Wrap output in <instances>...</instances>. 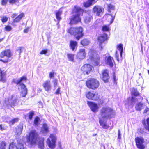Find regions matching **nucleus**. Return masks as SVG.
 Masks as SVG:
<instances>
[{
	"label": "nucleus",
	"mask_w": 149,
	"mask_h": 149,
	"mask_svg": "<svg viewBox=\"0 0 149 149\" xmlns=\"http://www.w3.org/2000/svg\"><path fill=\"white\" fill-rule=\"evenodd\" d=\"M38 134L36 130H33L29 132L26 137V142L31 146L36 145L38 139V147L40 149H44V137H39Z\"/></svg>",
	"instance_id": "f257e3e1"
},
{
	"label": "nucleus",
	"mask_w": 149,
	"mask_h": 149,
	"mask_svg": "<svg viewBox=\"0 0 149 149\" xmlns=\"http://www.w3.org/2000/svg\"><path fill=\"white\" fill-rule=\"evenodd\" d=\"M84 10L80 7L75 5L71 13L72 15L68 19V24L70 25H76L81 22V16L83 15Z\"/></svg>",
	"instance_id": "f03ea898"
},
{
	"label": "nucleus",
	"mask_w": 149,
	"mask_h": 149,
	"mask_svg": "<svg viewBox=\"0 0 149 149\" xmlns=\"http://www.w3.org/2000/svg\"><path fill=\"white\" fill-rule=\"evenodd\" d=\"M66 31L70 35L74 36L77 40H79L84 35L83 29L81 26L70 27L67 29Z\"/></svg>",
	"instance_id": "7ed1b4c3"
},
{
	"label": "nucleus",
	"mask_w": 149,
	"mask_h": 149,
	"mask_svg": "<svg viewBox=\"0 0 149 149\" xmlns=\"http://www.w3.org/2000/svg\"><path fill=\"white\" fill-rule=\"evenodd\" d=\"M27 80L26 76H22L19 79L16 81H14V83L17 85H18L20 87L21 91L20 93V96L22 97H25L27 93V89L26 86L22 83L23 81L26 82Z\"/></svg>",
	"instance_id": "20e7f679"
},
{
	"label": "nucleus",
	"mask_w": 149,
	"mask_h": 149,
	"mask_svg": "<svg viewBox=\"0 0 149 149\" xmlns=\"http://www.w3.org/2000/svg\"><path fill=\"white\" fill-rule=\"evenodd\" d=\"M113 113V110L112 108L109 107H104L100 110L99 114L103 118L110 119Z\"/></svg>",
	"instance_id": "39448f33"
},
{
	"label": "nucleus",
	"mask_w": 149,
	"mask_h": 149,
	"mask_svg": "<svg viewBox=\"0 0 149 149\" xmlns=\"http://www.w3.org/2000/svg\"><path fill=\"white\" fill-rule=\"evenodd\" d=\"M86 86L89 89L95 90L99 86L100 83L96 79L91 78L88 79L86 82Z\"/></svg>",
	"instance_id": "423d86ee"
},
{
	"label": "nucleus",
	"mask_w": 149,
	"mask_h": 149,
	"mask_svg": "<svg viewBox=\"0 0 149 149\" xmlns=\"http://www.w3.org/2000/svg\"><path fill=\"white\" fill-rule=\"evenodd\" d=\"M90 55L89 59L93 62L94 66H97L100 63V57L98 56L97 52L94 50L91 49L89 51Z\"/></svg>",
	"instance_id": "0eeeda50"
},
{
	"label": "nucleus",
	"mask_w": 149,
	"mask_h": 149,
	"mask_svg": "<svg viewBox=\"0 0 149 149\" xmlns=\"http://www.w3.org/2000/svg\"><path fill=\"white\" fill-rule=\"evenodd\" d=\"M13 55L12 52L10 49H6L2 51L0 53V57L3 58L4 57H6L7 58L4 60L0 59V61L4 63H6L11 61V59L10 58Z\"/></svg>",
	"instance_id": "6e6552de"
},
{
	"label": "nucleus",
	"mask_w": 149,
	"mask_h": 149,
	"mask_svg": "<svg viewBox=\"0 0 149 149\" xmlns=\"http://www.w3.org/2000/svg\"><path fill=\"white\" fill-rule=\"evenodd\" d=\"M56 140V138L55 134H50L49 138L47 139V144L50 148L53 149L55 148Z\"/></svg>",
	"instance_id": "1a4fd4ad"
},
{
	"label": "nucleus",
	"mask_w": 149,
	"mask_h": 149,
	"mask_svg": "<svg viewBox=\"0 0 149 149\" xmlns=\"http://www.w3.org/2000/svg\"><path fill=\"white\" fill-rule=\"evenodd\" d=\"M135 144L137 148L139 149H144L146 146L144 144L145 140L142 137H137L135 139Z\"/></svg>",
	"instance_id": "9d476101"
},
{
	"label": "nucleus",
	"mask_w": 149,
	"mask_h": 149,
	"mask_svg": "<svg viewBox=\"0 0 149 149\" xmlns=\"http://www.w3.org/2000/svg\"><path fill=\"white\" fill-rule=\"evenodd\" d=\"M86 97L88 99L94 101H97L99 99L100 97L97 93H94L93 91L88 92L86 94Z\"/></svg>",
	"instance_id": "9b49d317"
},
{
	"label": "nucleus",
	"mask_w": 149,
	"mask_h": 149,
	"mask_svg": "<svg viewBox=\"0 0 149 149\" xmlns=\"http://www.w3.org/2000/svg\"><path fill=\"white\" fill-rule=\"evenodd\" d=\"M92 66L90 64H86L81 67V70L83 74H88L92 70Z\"/></svg>",
	"instance_id": "f8f14e48"
},
{
	"label": "nucleus",
	"mask_w": 149,
	"mask_h": 149,
	"mask_svg": "<svg viewBox=\"0 0 149 149\" xmlns=\"http://www.w3.org/2000/svg\"><path fill=\"white\" fill-rule=\"evenodd\" d=\"M92 10L93 13L99 17L101 16L103 14L104 11L103 7L98 5L94 6L92 8Z\"/></svg>",
	"instance_id": "ddd939ff"
},
{
	"label": "nucleus",
	"mask_w": 149,
	"mask_h": 149,
	"mask_svg": "<svg viewBox=\"0 0 149 149\" xmlns=\"http://www.w3.org/2000/svg\"><path fill=\"white\" fill-rule=\"evenodd\" d=\"M109 39V37L107 34L104 33L103 34L100 35L97 38V40L99 43V46L102 49V44L106 41H107Z\"/></svg>",
	"instance_id": "4468645a"
},
{
	"label": "nucleus",
	"mask_w": 149,
	"mask_h": 149,
	"mask_svg": "<svg viewBox=\"0 0 149 149\" xmlns=\"http://www.w3.org/2000/svg\"><path fill=\"white\" fill-rule=\"evenodd\" d=\"M86 56L85 50L84 49H79L77 53L76 59L81 61L84 59Z\"/></svg>",
	"instance_id": "2eb2a0df"
},
{
	"label": "nucleus",
	"mask_w": 149,
	"mask_h": 149,
	"mask_svg": "<svg viewBox=\"0 0 149 149\" xmlns=\"http://www.w3.org/2000/svg\"><path fill=\"white\" fill-rule=\"evenodd\" d=\"M17 15V14L16 13L12 14L11 16L12 18H14L12 22V24L19 22L21 19L24 16V13H22L20 14Z\"/></svg>",
	"instance_id": "dca6fc26"
},
{
	"label": "nucleus",
	"mask_w": 149,
	"mask_h": 149,
	"mask_svg": "<svg viewBox=\"0 0 149 149\" xmlns=\"http://www.w3.org/2000/svg\"><path fill=\"white\" fill-rule=\"evenodd\" d=\"M109 73V70L107 69H104L102 72L101 79L105 83H107L109 81L110 77Z\"/></svg>",
	"instance_id": "f3484780"
},
{
	"label": "nucleus",
	"mask_w": 149,
	"mask_h": 149,
	"mask_svg": "<svg viewBox=\"0 0 149 149\" xmlns=\"http://www.w3.org/2000/svg\"><path fill=\"white\" fill-rule=\"evenodd\" d=\"M87 104L91 111L93 112L96 113L98 111L99 107L97 103L87 101Z\"/></svg>",
	"instance_id": "a211bd4d"
},
{
	"label": "nucleus",
	"mask_w": 149,
	"mask_h": 149,
	"mask_svg": "<svg viewBox=\"0 0 149 149\" xmlns=\"http://www.w3.org/2000/svg\"><path fill=\"white\" fill-rule=\"evenodd\" d=\"M42 86L46 91L48 92L51 89L52 86L50 84V81L49 80L45 81L42 84Z\"/></svg>",
	"instance_id": "6ab92c4d"
},
{
	"label": "nucleus",
	"mask_w": 149,
	"mask_h": 149,
	"mask_svg": "<svg viewBox=\"0 0 149 149\" xmlns=\"http://www.w3.org/2000/svg\"><path fill=\"white\" fill-rule=\"evenodd\" d=\"M69 46L72 51L76 50L77 49L78 42L76 41L71 40L70 41Z\"/></svg>",
	"instance_id": "aec40b11"
},
{
	"label": "nucleus",
	"mask_w": 149,
	"mask_h": 149,
	"mask_svg": "<svg viewBox=\"0 0 149 149\" xmlns=\"http://www.w3.org/2000/svg\"><path fill=\"white\" fill-rule=\"evenodd\" d=\"M105 61L106 64L108 65L110 67H112L113 66L114 61L113 57L110 56H109L107 58L105 59Z\"/></svg>",
	"instance_id": "412c9836"
},
{
	"label": "nucleus",
	"mask_w": 149,
	"mask_h": 149,
	"mask_svg": "<svg viewBox=\"0 0 149 149\" xmlns=\"http://www.w3.org/2000/svg\"><path fill=\"white\" fill-rule=\"evenodd\" d=\"M97 1L95 0H88L83 3V6L86 8H88L95 3Z\"/></svg>",
	"instance_id": "4be33fe9"
},
{
	"label": "nucleus",
	"mask_w": 149,
	"mask_h": 149,
	"mask_svg": "<svg viewBox=\"0 0 149 149\" xmlns=\"http://www.w3.org/2000/svg\"><path fill=\"white\" fill-rule=\"evenodd\" d=\"M6 72L4 71H2L0 69V82L4 83L6 82Z\"/></svg>",
	"instance_id": "5701e85b"
},
{
	"label": "nucleus",
	"mask_w": 149,
	"mask_h": 149,
	"mask_svg": "<svg viewBox=\"0 0 149 149\" xmlns=\"http://www.w3.org/2000/svg\"><path fill=\"white\" fill-rule=\"evenodd\" d=\"M142 123L145 129L149 132V117L147 118L146 120L145 119L143 120Z\"/></svg>",
	"instance_id": "b1692460"
},
{
	"label": "nucleus",
	"mask_w": 149,
	"mask_h": 149,
	"mask_svg": "<svg viewBox=\"0 0 149 149\" xmlns=\"http://www.w3.org/2000/svg\"><path fill=\"white\" fill-rule=\"evenodd\" d=\"M99 123L100 125L104 129H107L110 127L101 118H99Z\"/></svg>",
	"instance_id": "393cba45"
},
{
	"label": "nucleus",
	"mask_w": 149,
	"mask_h": 149,
	"mask_svg": "<svg viewBox=\"0 0 149 149\" xmlns=\"http://www.w3.org/2000/svg\"><path fill=\"white\" fill-rule=\"evenodd\" d=\"M101 31L103 32H109L111 31L110 26L109 24L103 25L102 27Z\"/></svg>",
	"instance_id": "a878e982"
},
{
	"label": "nucleus",
	"mask_w": 149,
	"mask_h": 149,
	"mask_svg": "<svg viewBox=\"0 0 149 149\" xmlns=\"http://www.w3.org/2000/svg\"><path fill=\"white\" fill-rule=\"evenodd\" d=\"M62 13V11L59 9L58 10L56 11L55 15L56 17L58 22L61 19V15Z\"/></svg>",
	"instance_id": "bb28decb"
},
{
	"label": "nucleus",
	"mask_w": 149,
	"mask_h": 149,
	"mask_svg": "<svg viewBox=\"0 0 149 149\" xmlns=\"http://www.w3.org/2000/svg\"><path fill=\"white\" fill-rule=\"evenodd\" d=\"M23 128V126L22 124H19L16 128L15 131L17 134H21Z\"/></svg>",
	"instance_id": "cd10ccee"
},
{
	"label": "nucleus",
	"mask_w": 149,
	"mask_h": 149,
	"mask_svg": "<svg viewBox=\"0 0 149 149\" xmlns=\"http://www.w3.org/2000/svg\"><path fill=\"white\" fill-rule=\"evenodd\" d=\"M143 104L141 102L137 103L135 107V109L137 111H140L142 109Z\"/></svg>",
	"instance_id": "c85d7f7f"
},
{
	"label": "nucleus",
	"mask_w": 149,
	"mask_h": 149,
	"mask_svg": "<svg viewBox=\"0 0 149 149\" xmlns=\"http://www.w3.org/2000/svg\"><path fill=\"white\" fill-rule=\"evenodd\" d=\"M89 43V41L88 39L86 38H84L81 40L80 44L83 46H85L88 45Z\"/></svg>",
	"instance_id": "c756f323"
},
{
	"label": "nucleus",
	"mask_w": 149,
	"mask_h": 149,
	"mask_svg": "<svg viewBox=\"0 0 149 149\" xmlns=\"http://www.w3.org/2000/svg\"><path fill=\"white\" fill-rule=\"evenodd\" d=\"M131 93L132 95H134L135 97L139 96L140 95L137 89L134 88L132 89Z\"/></svg>",
	"instance_id": "7c9ffc66"
},
{
	"label": "nucleus",
	"mask_w": 149,
	"mask_h": 149,
	"mask_svg": "<svg viewBox=\"0 0 149 149\" xmlns=\"http://www.w3.org/2000/svg\"><path fill=\"white\" fill-rule=\"evenodd\" d=\"M69 61L73 62H74V55L72 53H68L67 55Z\"/></svg>",
	"instance_id": "2f4dec72"
},
{
	"label": "nucleus",
	"mask_w": 149,
	"mask_h": 149,
	"mask_svg": "<svg viewBox=\"0 0 149 149\" xmlns=\"http://www.w3.org/2000/svg\"><path fill=\"white\" fill-rule=\"evenodd\" d=\"M40 118L38 116L35 117L33 121V125L35 126H38L40 124Z\"/></svg>",
	"instance_id": "473e14b6"
},
{
	"label": "nucleus",
	"mask_w": 149,
	"mask_h": 149,
	"mask_svg": "<svg viewBox=\"0 0 149 149\" xmlns=\"http://www.w3.org/2000/svg\"><path fill=\"white\" fill-rule=\"evenodd\" d=\"M107 11L109 13H111L112 11H113L115 10V6L111 3L107 5Z\"/></svg>",
	"instance_id": "72a5a7b5"
},
{
	"label": "nucleus",
	"mask_w": 149,
	"mask_h": 149,
	"mask_svg": "<svg viewBox=\"0 0 149 149\" xmlns=\"http://www.w3.org/2000/svg\"><path fill=\"white\" fill-rule=\"evenodd\" d=\"M16 143L14 142H11L9 143L8 149H17Z\"/></svg>",
	"instance_id": "f704fd0d"
},
{
	"label": "nucleus",
	"mask_w": 149,
	"mask_h": 149,
	"mask_svg": "<svg viewBox=\"0 0 149 149\" xmlns=\"http://www.w3.org/2000/svg\"><path fill=\"white\" fill-rule=\"evenodd\" d=\"M42 128L43 131L45 133H47L49 132L48 127L46 124L45 123L43 124Z\"/></svg>",
	"instance_id": "c9c22d12"
},
{
	"label": "nucleus",
	"mask_w": 149,
	"mask_h": 149,
	"mask_svg": "<svg viewBox=\"0 0 149 149\" xmlns=\"http://www.w3.org/2000/svg\"><path fill=\"white\" fill-rule=\"evenodd\" d=\"M6 143L4 141H1L0 142V149H6Z\"/></svg>",
	"instance_id": "e433bc0d"
},
{
	"label": "nucleus",
	"mask_w": 149,
	"mask_h": 149,
	"mask_svg": "<svg viewBox=\"0 0 149 149\" xmlns=\"http://www.w3.org/2000/svg\"><path fill=\"white\" fill-rule=\"evenodd\" d=\"M117 47L118 50L120 51V54L121 56H122L123 49V44L121 43L117 45Z\"/></svg>",
	"instance_id": "4c0bfd02"
},
{
	"label": "nucleus",
	"mask_w": 149,
	"mask_h": 149,
	"mask_svg": "<svg viewBox=\"0 0 149 149\" xmlns=\"http://www.w3.org/2000/svg\"><path fill=\"white\" fill-rule=\"evenodd\" d=\"M19 119L18 118H14L9 122V123L11 125L14 124L15 123L18 122L19 121Z\"/></svg>",
	"instance_id": "58836bf2"
},
{
	"label": "nucleus",
	"mask_w": 149,
	"mask_h": 149,
	"mask_svg": "<svg viewBox=\"0 0 149 149\" xmlns=\"http://www.w3.org/2000/svg\"><path fill=\"white\" fill-rule=\"evenodd\" d=\"M28 114V118L30 120H31L32 119L33 116L34 115V111H31Z\"/></svg>",
	"instance_id": "ea45409f"
},
{
	"label": "nucleus",
	"mask_w": 149,
	"mask_h": 149,
	"mask_svg": "<svg viewBox=\"0 0 149 149\" xmlns=\"http://www.w3.org/2000/svg\"><path fill=\"white\" fill-rule=\"evenodd\" d=\"M17 100V98H16L13 99L11 102L10 104V106L11 107H13L14 106H15V104H16Z\"/></svg>",
	"instance_id": "a19ab883"
},
{
	"label": "nucleus",
	"mask_w": 149,
	"mask_h": 149,
	"mask_svg": "<svg viewBox=\"0 0 149 149\" xmlns=\"http://www.w3.org/2000/svg\"><path fill=\"white\" fill-rule=\"evenodd\" d=\"M108 15L109 16H111V21L110 22V24H111L113 22L114 20L115 19V13H114L113 14H108Z\"/></svg>",
	"instance_id": "79ce46f5"
},
{
	"label": "nucleus",
	"mask_w": 149,
	"mask_h": 149,
	"mask_svg": "<svg viewBox=\"0 0 149 149\" xmlns=\"http://www.w3.org/2000/svg\"><path fill=\"white\" fill-rule=\"evenodd\" d=\"M17 149H26L23 144L21 143H19L17 144Z\"/></svg>",
	"instance_id": "37998d69"
},
{
	"label": "nucleus",
	"mask_w": 149,
	"mask_h": 149,
	"mask_svg": "<svg viewBox=\"0 0 149 149\" xmlns=\"http://www.w3.org/2000/svg\"><path fill=\"white\" fill-rule=\"evenodd\" d=\"M4 29L5 31L9 32L12 30V28L10 25H6L5 26Z\"/></svg>",
	"instance_id": "c03bdc74"
},
{
	"label": "nucleus",
	"mask_w": 149,
	"mask_h": 149,
	"mask_svg": "<svg viewBox=\"0 0 149 149\" xmlns=\"http://www.w3.org/2000/svg\"><path fill=\"white\" fill-rule=\"evenodd\" d=\"M19 0H9V3L10 4H16L19 2Z\"/></svg>",
	"instance_id": "a18cd8bd"
},
{
	"label": "nucleus",
	"mask_w": 149,
	"mask_h": 149,
	"mask_svg": "<svg viewBox=\"0 0 149 149\" xmlns=\"http://www.w3.org/2000/svg\"><path fill=\"white\" fill-rule=\"evenodd\" d=\"M93 19L92 16H86L85 19V21L86 22H90Z\"/></svg>",
	"instance_id": "49530a36"
},
{
	"label": "nucleus",
	"mask_w": 149,
	"mask_h": 149,
	"mask_svg": "<svg viewBox=\"0 0 149 149\" xmlns=\"http://www.w3.org/2000/svg\"><path fill=\"white\" fill-rule=\"evenodd\" d=\"M8 20V18L6 16H3L1 19V20L3 23L6 22Z\"/></svg>",
	"instance_id": "de8ad7c7"
},
{
	"label": "nucleus",
	"mask_w": 149,
	"mask_h": 149,
	"mask_svg": "<svg viewBox=\"0 0 149 149\" xmlns=\"http://www.w3.org/2000/svg\"><path fill=\"white\" fill-rule=\"evenodd\" d=\"M131 101L132 102H138V100L137 98H136L134 96H132L131 98Z\"/></svg>",
	"instance_id": "09e8293b"
},
{
	"label": "nucleus",
	"mask_w": 149,
	"mask_h": 149,
	"mask_svg": "<svg viewBox=\"0 0 149 149\" xmlns=\"http://www.w3.org/2000/svg\"><path fill=\"white\" fill-rule=\"evenodd\" d=\"M7 127L3 125L2 124H0V130L1 131H3L6 130Z\"/></svg>",
	"instance_id": "8fccbe9b"
},
{
	"label": "nucleus",
	"mask_w": 149,
	"mask_h": 149,
	"mask_svg": "<svg viewBox=\"0 0 149 149\" xmlns=\"http://www.w3.org/2000/svg\"><path fill=\"white\" fill-rule=\"evenodd\" d=\"M48 52V50L47 49H43L41 50L40 52V54H46Z\"/></svg>",
	"instance_id": "3c124183"
},
{
	"label": "nucleus",
	"mask_w": 149,
	"mask_h": 149,
	"mask_svg": "<svg viewBox=\"0 0 149 149\" xmlns=\"http://www.w3.org/2000/svg\"><path fill=\"white\" fill-rule=\"evenodd\" d=\"M61 87H58L57 89H56V91L55 92V93L57 95L61 94V93H60Z\"/></svg>",
	"instance_id": "603ef678"
},
{
	"label": "nucleus",
	"mask_w": 149,
	"mask_h": 149,
	"mask_svg": "<svg viewBox=\"0 0 149 149\" xmlns=\"http://www.w3.org/2000/svg\"><path fill=\"white\" fill-rule=\"evenodd\" d=\"M8 0H1V4L2 6L6 5L7 2Z\"/></svg>",
	"instance_id": "864d4df0"
},
{
	"label": "nucleus",
	"mask_w": 149,
	"mask_h": 149,
	"mask_svg": "<svg viewBox=\"0 0 149 149\" xmlns=\"http://www.w3.org/2000/svg\"><path fill=\"white\" fill-rule=\"evenodd\" d=\"M58 80L57 79H55L53 81L54 85V87H56L57 85Z\"/></svg>",
	"instance_id": "5fc2aeb1"
},
{
	"label": "nucleus",
	"mask_w": 149,
	"mask_h": 149,
	"mask_svg": "<svg viewBox=\"0 0 149 149\" xmlns=\"http://www.w3.org/2000/svg\"><path fill=\"white\" fill-rule=\"evenodd\" d=\"M54 72H50L49 74V77L50 78H52L54 77Z\"/></svg>",
	"instance_id": "6e6d98bb"
},
{
	"label": "nucleus",
	"mask_w": 149,
	"mask_h": 149,
	"mask_svg": "<svg viewBox=\"0 0 149 149\" xmlns=\"http://www.w3.org/2000/svg\"><path fill=\"white\" fill-rule=\"evenodd\" d=\"M22 47H18L17 51L20 54L22 52Z\"/></svg>",
	"instance_id": "4d7b16f0"
},
{
	"label": "nucleus",
	"mask_w": 149,
	"mask_h": 149,
	"mask_svg": "<svg viewBox=\"0 0 149 149\" xmlns=\"http://www.w3.org/2000/svg\"><path fill=\"white\" fill-rule=\"evenodd\" d=\"M118 138L119 139H121V135L120 130H118Z\"/></svg>",
	"instance_id": "13d9d810"
},
{
	"label": "nucleus",
	"mask_w": 149,
	"mask_h": 149,
	"mask_svg": "<svg viewBox=\"0 0 149 149\" xmlns=\"http://www.w3.org/2000/svg\"><path fill=\"white\" fill-rule=\"evenodd\" d=\"M113 81L114 83H116L117 79L116 78V76L114 74L113 76Z\"/></svg>",
	"instance_id": "bf43d9fd"
},
{
	"label": "nucleus",
	"mask_w": 149,
	"mask_h": 149,
	"mask_svg": "<svg viewBox=\"0 0 149 149\" xmlns=\"http://www.w3.org/2000/svg\"><path fill=\"white\" fill-rule=\"evenodd\" d=\"M143 130V129L142 128H140L139 130V132L141 133H143V132H144V131Z\"/></svg>",
	"instance_id": "052dcab7"
},
{
	"label": "nucleus",
	"mask_w": 149,
	"mask_h": 149,
	"mask_svg": "<svg viewBox=\"0 0 149 149\" xmlns=\"http://www.w3.org/2000/svg\"><path fill=\"white\" fill-rule=\"evenodd\" d=\"M28 31H29V28H27L25 29L24 30V33H26L28 32Z\"/></svg>",
	"instance_id": "680f3d73"
},
{
	"label": "nucleus",
	"mask_w": 149,
	"mask_h": 149,
	"mask_svg": "<svg viewBox=\"0 0 149 149\" xmlns=\"http://www.w3.org/2000/svg\"><path fill=\"white\" fill-rule=\"evenodd\" d=\"M104 102L102 100H100L99 102V104L100 105H102L104 103Z\"/></svg>",
	"instance_id": "e2e57ef3"
},
{
	"label": "nucleus",
	"mask_w": 149,
	"mask_h": 149,
	"mask_svg": "<svg viewBox=\"0 0 149 149\" xmlns=\"http://www.w3.org/2000/svg\"><path fill=\"white\" fill-rule=\"evenodd\" d=\"M116 58L117 60L118 61H119V58L118 56L117 55V52H116Z\"/></svg>",
	"instance_id": "0e129e2a"
},
{
	"label": "nucleus",
	"mask_w": 149,
	"mask_h": 149,
	"mask_svg": "<svg viewBox=\"0 0 149 149\" xmlns=\"http://www.w3.org/2000/svg\"><path fill=\"white\" fill-rule=\"evenodd\" d=\"M14 97V95H12L10 97V100H12Z\"/></svg>",
	"instance_id": "69168bd1"
},
{
	"label": "nucleus",
	"mask_w": 149,
	"mask_h": 149,
	"mask_svg": "<svg viewBox=\"0 0 149 149\" xmlns=\"http://www.w3.org/2000/svg\"><path fill=\"white\" fill-rule=\"evenodd\" d=\"M139 99H140L141 100H142L143 99V97L141 96H140V98H139Z\"/></svg>",
	"instance_id": "338daca9"
},
{
	"label": "nucleus",
	"mask_w": 149,
	"mask_h": 149,
	"mask_svg": "<svg viewBox=\"0 0 149 149\" xmlns=\"http://www.w3.org/2000/svg\"><path fill=\"white\" fill-rule=\"evenodd\" d=\"M3 38L0 39V43L3 40Z\"/></svg>",
	"instance_id": "774afa93"
}]
</instances>
